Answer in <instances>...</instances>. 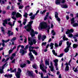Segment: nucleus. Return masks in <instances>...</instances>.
I'll return each instance as SVG.
<instances>
[{
  "mask_svg": "<svg viewBox=\"0 0 78 78\" xmlns=\"http://www.w3.org/2000/svg\"><path fill=\"white\" fill-rule=\"evenodd\" d=\"M39 26L41 30H43V29H46V28H49L48 29H50V25L48 26L47 23L45 22H42L40 23Z\"/></svg>",
  "mask_w": 78,
  "mask_h": 78,
  "instance_id": "f257e3e1",
  "label": "nucleus"
},
{
  "mask_svg": "<svg viewBox=\"0 0 78 78\" xmlns=\"http://www.w3.org/2000/svg\"><path fill=\"white\" fill-rule=\"evenodd\" d=\"M28 16V14H27V13L25 12V14L23 15V16L25 17V18H27Z\"/></svg>",
  "mask_w": 78,
  "mask_h": 78,
  "instance_id": "b1692460",
  "label": "nucleus"
},
{
  "mask_svg": "<svg viewBox=\"0 0 78 78\" xmlns=\"http://www.w3.org/2000/svg\"><path fill=\"white\" fill-rule=\"evenodd\" d=\"M12 52V50H9V55H10V54H11V53Z\"/></svg>",
  "mask_w": 78,
  "mask_h": 78,
  "instance_id": "49530a36",
  "label": "nucleus"
},
{
  "mask_svg": "<svg viewBox=\"0 0 78 78\" xmlns=\"http://www.w3.org/2000/svg\"><path fill=\"white\" fill-rule=\"evenodd\" d=\"M16 37H14L12 39V40H11L10 41L11 42H12V41H16Z\"/></svg>",
  "mask_w": 78,
  "mask_h": 78,
  "instance_id": "473e14b6",
  "label": "nucleus"
},
{
  "mask_svg": "<svg viewBox=\"0 0 78 78\" xmlns=\"http://www.w3.org/2000/svg\"><path fill=\"white\" fill-rule=\"evenodd\" d=\"M16 72V69L15 68L14 69V70H12L11 71V73H14V72Z\"/></svg>",
  "mask_w": 78,
  "mask_h": 78,
  "instance_id": "58836bf2",
  "label": "nucleus"
},
{
  "mask_svg": "<svg viewBox=\"0 0 78 78\" xmlns=\"http://www.w3.org/2000/svg\"><path fill=\"white\" fill-rule=\"evenodd\" d=\"M41 35H38V40H41Z\"/></svg>",
  "mask_w": 78,
  "mask_h": 78,
  "instance_id": "37998d69",
  "label": "nucleus"
},
{
  "mask_svg": "<svg viewBox=\"0 0 78 78\" xmlns=\"http://www.w3.org/2000/svg\"><path fill=\"white\" fill-rule=\"evenodd\" d=\"M28 44L30 45H33V44H34V45L36 44V43H37V41H36V40L34 39H33L32 37H28Z\"/></svg>",
  "mask_w": 78,
  "mask_h": 78,
  "instance_id": "f03ea898",
  "label": "nucleus"
},
{
  "mask_svg": "<svg viewBox=\"0 0 78 78\" xmlns=\"http://www.w3.org/2000/svg\"><path fill=\"white\" fill-rule=\"evenodd\" d=\"M18 72H20V73H21V72H22V70H21L19 68L18 69Z\"/></svg>",
  "mask_w": 78,
  "mask_h": 78,
  "instance_id": "864d4df0",
  "label": "nucleus"
},
{
  "mask_svg": "<svg viewBox=\"0 0 78 78\" xmlns=\"http://www.w3.org/2000/svg\"><path fill=\"white\" fill-rule=\"evenodd\" d=\"M1 29L2 30V31L3 34H5V28H3V27H1Z\"/></svg>",
  "mask_w": 78,
  "mask_h": 78,
  "instance_id": "2eb2a0df",
  "label": "nucleus"
},
{
  "mask_svg": "<svg viewBox=\"0 0 78 78\" xmlns=\"http://www.w3.org/2000/svg\"><path fill=\"white\" fill-rule=\"evenodd\" d=\"M16 14V11L13 12L12 14V16H15Z\"/></svg>",
  "mask_w": 78,
  "mask_h": 78,
  "instance_id": "72a5a7b5",
  "label": "nucleus"
},
{
  "mask_svg": "<svg viewBox=\"0 0 78 78\" xmlns=\"http://www.w3.org/2000/svg\"><path fill=\"white\" fill-rule=\"evenodd\" d=\"M20 72H18L16 73V75H20Z\"/></svg>",
  "mask_w": 78,
  "mask_h": 78,
  "instance_id": "338daca9",
  "label": "nucleus"
},
{
  "mask_svg": "<svg viewBox=\"0 0 78 78\" xmlns=\"http://www.w3.org/2000/svg\"><path fill=\"white\" fill-rule=\"evenodd\" d=\"M50 65H51V66H49V68H51V67H54L53 64V63L52 62H50Z\"/></svg>",
  "mask_w": 78,
  "mask_h": 78,
  "instance_id": "c756f323",
  "label": "nucleus"
},
{
  "mask_svg": "<svg viewBox=\"0 0 78 78\" xmlns=\"http://www.w3.org/2000/svg\"><path fill=\"white\" fill-rule=\"evenodd\" d=\"M9 59V58H7L6 59V60L4 62H7L8 60Z\"/></svg>",
  "mask_w": 78,
  "mask_h": 78,
  "instance_id": "4d7b16f0",
  "label": "nucleus"
},
{
  "mask_svg": "<svg viewBox=\"0 0 78 78\" xmlns=\"http://www.w3.org/2000/svg\"><path fill=\"white\" fill-rule=\"evenodd\" d=\"M43 75H44V74H43V73H41V78H44Z\"/></svg>",
  "mask_w": 78,
  "mask_h": 78,
  "instance_id": "3c124183",
  "label": "nucleus"
},
{
  "mask_svg": "<svg viewBox=\"0 0 78 78\" xmlns=\"http://www.w3.org/2000/svg\"><path fill=\"white\" fill-rule=\"evenodd\" d=\"M3 22L5 23H2L3 26H4V27H6V24H8V21L6 19H5V20H3Z\"/></svg>",
  "mask_w": 78,
  "mask_h": 78,
  "instance_id": "1a4fd4ad",
  "label": "nucleus"
},
{
  "mask_svg": "<svg viewBox=\"0 0 78 78\" xmlns=\"http://www.w3.org/2000/svg\"><path fill=\"white\" fill-rule=\"evenodd\" d=\"M25 37V39H24V43H27V39L26 38V37Z\"/></svg>",
  "mask_w": 78,
  "mask_h": 78,
  "instance_id": "09e8293b",
  "label": "nucleus"
},
{
  "mask_svg": "<svg viewBox=\"0 0 78 78\" xmlns=\"http://www.w3.org/2000/svg\"><path fill=\"white\" fill-rule=\"evenodd\" d=\"M55 17L56 19H57V20L58 22H61V19L59 18H58V13L57 12H55Z\"/></svg>",
  "mask_w": 78,
  "mask_h": 78,
  "instance_id": "0eeeda50",
  "label": "nucleus"
},
{
  "mask_svg": "<svg viewBox=\"0 0 78 78\" xmlns=\"http://www.w3.org/2000/svg\"><path fill=\"white\" fill-rule=\"evenodd\" d=\"M23 7L24 6L23 5H20L19 7V9H22V8H23Z\"/></svg>",
  "mask_w": 78,
  "mask_h": 78,
  "instance_id": "e433bc0d",
  "label": "nucleus"
},
{
  "mask_svg": "<svg viewBox=\"0 0 78 78\" xmlns=\"http://www.w3.org/2000/svg\"><path fill=\"white\" fill-rule=\"evenodd\" d=\"M73 26L74 27H76L78 26V23H74V24H73Z\"/></svg>",
  "mask_w": 78,
  "mask_h": 78,
  "instance_id": "412c9836",
  "label": "nucleus"
},
{
  "mask_svg": "<svg viewBox=\"0 0 78 78\" xmlns=\"http://www.w3.org/2000/svg\"><path fill=\"white\" fill-rule=\"evenodd\" d=\"M70 33V32L69 31V29H68L67 31L66 32V34H68Z\"/></svg>",
  "mask_w": 78,
  "mask_h": 78,
  "instance_id": "79ce46f5",
  "label": "nucleus"
},
{
  "mask_svg": "<svg viewBox=\"0 0 78 78\" xmlns=\"http://www.w3.org/2000/svg\"><path fill=\"white\" fill-rule=\"evenodd\" d=\"M3 73V70L0 69V73H1V74H2V73Z\"/></svg>",
  "mask_w": 78,
  "mask_h": 78,
  "instance_id": "c03bdc74",
  "label": "nucleus"
},
{
  "mask_svg": "<svg viewBox=\"0 0 78 78\" xmlns=\"http://www.w3.org/2000/svg\"><path fill=\"white\" fill-rule=\"evenodd\" d=\"M55 47H58V44L56 43H55Z\"/></svg>",
  "mask_w": 78,
  "mask_h": 78,
  "instance_id": "bf43d9fd",
  "label": "nucleus"
},
{
  "mask_svg": "<svg viewBox=\"0 0 78 78\" xmlns=\"http://www.w3.org/2000/svg\"><path fill=\"white\" fill-rule=\"evenodd\" d=\"M53 45H54V43H51L50 44V47L53 46Z\"/></svg>",
  "mask_w": 78,
  "mask_h": 78,
  "instance_id": "8fccbe9b",
  "label": "nucleus"
},
{
  "mask_svg": "<svg viewBox=\"0 0 78 78\" xmlns=\"http://www.w3.org/2000/svg\"><path fill=\"white\" fill-rule=\"evenodd\" d=\"M73 36V34H69V37H72Z\"/></svg>",
  "mask_w": 78,
  "mask_h": 78,
  "instance_id": "6e6d98bb",
  "label": "nucleus"
},
{
  "mask_svg": "<svg viewBox=\"0 0 78 78\" xmlns=\"http://www.w3.org/2000/svg\"><path fill=\"white\" fill-rule=\"evenodd\" d=\"M30 61H34V56H33V55H32L30 56Z\"/></svg>",
  "mask_w": 78,
  "mask_h": 78,
  "instance_id": "4468645a",
  "label": "nucleus"
},
{
  "mask_svg": "<svg viewBox=\"0 0 78 78\" xmlns=\"http://www.w3.org/2000/svg\"><path fill=\"white\" fill-rule=\"evenodd\" d=\"M65 71H69V67L68 66H66L65 69Z\"/></svg>",
  "mask_w": 78,
  "mask_h": 78,
  "instance_id": "6ab92c4d",
  "label": "nucleus"
},
{
  "mask_svg": "<svg viewBox=\"0 0 78 78\" xmlns=\"http://www.w3.org/2000/svg\"><path fill=\"white\" fill-rule=\"evenodd\" d=\"M53 61L55 63H58V59H56L55 60H54Z\"/></svg>",
  "mask_w": 78,
  "mask_h": 78,
  "instance_id": "c9c22d12",
  "label": "nucleus"
},
{
  "mask_svg": "<svg viewBox=\"0 0 78 78\" xmlns=\"http://www.w3.org/2000/svg\"><path fill=\"white\" fill-rule=\"evenodd\" d=\"M32 45H30V46L29 47V48H30L31 49H34V48H35V47H31Z\"/></svg>",
  "mask_w": 78,
  "mask_h": 78,
  "instance_id": "4c0bfd02",
  "label": "nucleus"
},
{
  "mask_svg": "<svg viewBox=\"0 0 78 78\" xmlns=\"http://www.w3.org/2000/svg\"><path fill=\"white\" fill-rule=\"evenodd\" d=\"M52 52L53 53V55H55V53H56V52L54 50H52Z\"/></svg>",
  "mask_w": 78,
  "mask_h": 78,
  "instance_id": "0e129e2a",
  "label": "nucleus"
},
{
  "mask_svg": "<svg viewBox=\"0 0 78 78\" xmlns=\"http://www.w3.org/2000/svg\"><path fill=\"white\" fill-rule=\"evenodd\" d=\"M47 44V42H43L41 44V46H46Z\"/></svg>",
  "mask_w": 78,
  "mask_h": 78,
  "instance_id": "aec40b11",
  "label": "nucleus"
},
{
  "mask_svg": "<svg viewBox=\"0 0 78 78\" xmlns=\"http://www.w3.org/2000/svg\"><path fill=\"white\" fill-rule=\"evenodd\" d=\"M12 78V74H8V78Z\"/></svg>",
  "mask_w": 78,
  "mask_h": 78,
  "instance_id": "a19ab883",
  "label": "nucleus"
},
{
  "mask_svg": "<svg viewBox=\"0 0 78 78\" xmlns=\"http://www.w3.org/2000/svg\"><path fill=\"white\" fill-rule=\"evenodd\" d=\"M11 30H8V32L7 33V34H8L9 37L10 36V34H11Z\"/></svg>",
  "mask_w": 78,
  "mask_h": 78,
  "instance_id": "a878e982",
  "label": "nucleus"
},
{
  "mask_svg": "<svg viewBox=\"0 0 78 78\" xmlns=\"http://www.w3.org/2000/svg\"><path fill=\"white\" fill-rule=\"evenodd\" d=\"M33 21H31L29 22V24L27 25V27L28 28L26 29V31L27 32H30L31 30H32V26L31 25L33 24Z\"/></svg>",
  "mask_w": 78,
  "mask_h": 78,
  "instance_id": "7ed1b4c3",
  "label": "nucleus"
},
{
  "mask_svg": "<svg viewBox=\"0 0 78 78\" xmlns=\"http://www.w3.org/2000/svg\"><path fill=\"white\" fill-rule=\"evenodd\" d=\"M15 61H16V59H14L12 61V63H15Z\"/></svg>",
  "mask_w": 78,
  "mask_h": 78,
  "instance_id": "e2e57ef3",
  "label": "nucleus"
},
{
  "mask_svg": "<svg viewBox=\"0 0 78 78\" xmlns=\"http://www.w3.org/2000/svg\"><path fill=\"white\" fill-rule=\"evenodd\" d=\"M45 64H47L48 66H49L50 65V64L49 63V62L47 60L45 61Z\"/></svg>",
  "mask_w": 78,
  "mask_h": 78,
  "instance_id": "7c9ffc66",
  "label": "nucleus"
},
{
  "mask_svg": "<svg viewBox=\"0 0 78 78\" xmlns=\"http://www.w3.org/2000/svg\"><path fill=\"white\" fill-rule=\"evenodd\" d=\"M4 76L5 77V78H9L8 77V74H5L4 75Z\"/></svg>",
  "mask_w": 78,
  "mask_h": 78,
  "instance_id": "69168bd1",
  "label": "nucleus"
},
{
  "mask_svg": "<svg viewBox=\"0 0 78 78\" xmlns=\"http://www.w3.org/2000/svg\"><path fill=\"white\" fill-rule=\"evenodd\" d=\"M16 18H19V17H22V15L19 12H17L16 15Z\"/></svg>",
  "mask_w": 78,
  "mask_h": 78,
  "instance_id": "9b49d317",
  "label": "nucleus"
},
{
  "mask_svg": "<svg viewBox=\"0 0 78 78\" xmlns=\"http://www.w3.org/2000/svg\"><path fill=\"white\" fill-rule=\"evenodd\" d=\"M26 64L24 63L23 64H21L20 65V67L21 68H23V67H26Z\"/></svg>",
  "mask_w": 78,
  "mask_h": 78,
  "instance_id": "a211bd4d",
  "label": "nucleus"
},
{
  "mask_svg": "<svg viewBox=\"0 0 78 78\" xmlns=\"http://www.w3.org/2000/svg\"><path fill=\"white\" fill-rule=\"evenodd\" d=\"M20 53H22V55H25V53H27V51H25L23 49H21Z\"/></svg>",
  "mask_w": 78,
  "mask_h": 78,
  "instance_id": "6e6552de",
  "label": "nucleus"
},
{
  "mask_svg": "<svg viewBox=\"0 0 78 78\" xmlns=\"http://www.w3.org/2000/svg\"><path fill=\"white\" fill-rule=\"evenodd\" d=\"M30 33V35L32 39H35V34H38V32L36 31L34 32V30L33 29H32Z\"/></svg>",
  "mask_w": 78,
  "mask_h": 78,
  "instance_id": "20e7f679",
  "label": "nucleus"
},
{
  "mask_svg": "<svg viewBox=\"0 0 78 78\" xmlns=\"http://www.w3.org/2000/svg\"><path fill=\"white\" fill-rule=\"evenodd\" d=\"M69 31L70 33L74 32V30L73 29H71L70 30H69Z\"/></svg>",
  "mask_w": 78,
  "mask_h": 78,
  "instance_id": "5701e85b",
  "label": "nucleus"
},
{
  "mask_svg": "<svg viewBox=\"0 0 78 78\" xmlns=\"http://www.w3.org/2000/svg\"><path fill=\"white\" fill-rule=\"evenodd\" d=\"M40 69L41 70H42V71H43V72H44V73H47V71H46V70L44 69V66H43L42 67H41V68H40Z\"/></svg>",
  "mask_w": 78,
  "mask_h": 78,
  "instance_id": "f3484780",
  "label": "nucleus"
},
{
  "mask_svg": "<svg viewBox=\"0 0 78 78\" xmlns=\"http://www.w3.org/2000/svg\"><path fill=\"white\" fill-rule=\"evenodd\" d=\"M51 70V72H53V71L54 70V66L53 67H52L51 68H49Z\"/></svg>",
  "mask_w": 78,
  "mask_h": 78,
  "instance_id": "2f4dec72",
  "label": "nucleus"
},
{
  "mask_svg": "<svg viewBox=\"0 0 78 78\" xmlns=\"http://www.w3.org/2000/svg\"><path fill=\"white\" fill-rule=\"evenodd\" d=\"M12 19L15 20H17L16 18L14 16H12Z\"/></svg>",
  "mask_w": 78,
  "mask_h": 78,
  "instance_id": "5fc2aeb1",
  "label": "nucleus"
},
{
  "mask_svg": "<svg viewBox=\"0 0 78 78\" xmlns=\"http://www.w3.org/2000/svg\"><path fill=\"white\" fill-rule=\"evenodd\" d=\"M61 7L62 8H64L65 9H66V8H68V6L67 5H61Z\"/></svg>",
  "mask_w": 78,
  "mask_h": 78,
  "instance_id": "f8f14e48",
  "label": "nucleus"
},
{
  "mask_svg": "<svg viewBox=\"0 0 78 78\" xmlns=\"http://www.w3.org/2000/svg\"><path fill=\"white\" fill-rule=\"evenodd\" d=\"M20 47H21V45H19L17 47V51H18L19 49V48H20Z\"/></svg>",
  "mask_w": 78,
  "mask_h": 78,
  "instance_id": "a18cd8bd",
  "label": "nucleus"
},
{
  "mask_svg": "<svg viewBox=\"0 0 78 78\" xmlns=\"http://www.w3.org/2000/svg\"><path fill=\"white\" fill-rule=\"evenodd\" d=\"M32 67L34 69H37V68L36 67V66L35 65H32Z\"/></svg>",
  "mask_w": 78,
  "mask_h": 78,
  "instance_id": "de8ad7c7",
  "label": "nucleus"
},
{
  "mask_svg": "<svg viewBox=\"0 0 78 78\" xmlns=\"http://www.w3.org/2000/svg\"><path fill=\"white\" fill-rule=\"evenodd\" d=\"M43 67H45L44 65V63H43V60L42 59L41 60V64L40 65V67L41 68V67L43 68Z\"/></svg>",
  "mask_w": 78,
  "mask_h": 78,
  "instance_id": "9d476101",
  "label": "nucleus"
},
{
  "mask_svg": "<svg viewBox=\"0 0 78 78\" xmlns=\"http://www.w3.org/2000/svg\"><path fill=\"white\" fill-rule=\"evenodd\" d=\"M29 50L30 52H31V51H32V52L33 53V51H34V50H31V49L30 48H29Z\"/></svg>",
  "mask_w": 78,
  "mask_h": 78,
  "instance_id": "603ef678",
  "label": "nucleus"
},
{
  "mask_svg": "<svg viewBox=\"0 0 78 78\" xmlns=\"http://www.w3.org/2000/svg\"><path fill=\"white\" fill-rule=\"evenodd\" d=\"M16 52L15 53H13L12 55V56H13L14 57H15V56H16Z\"/></svg>",
  "mask_w": 78,
  "mask_h": 78,
  "instance_id": "774afa93",
  "label": "nucleus"
},
{
  "mask_svg": "<svg viewBox=\"0 0 78 78\" xmlns=\"http://www.w3.org/2000/svg\"><path fill=\"white\" fill-rule=\"evenodd\" d=\"M47 38V36L45 35H43V38L44 39H45Z\"/></svg>",
  "mask_w": 78,
  "mask_h": 78,
  "instance_id": "052dcab7",
  "label": "nucleus"
},
{
  "mask_svg": "<svg viewBox=\"0 0 78 78\" xmlns=\"http://www.w3.org/2000/svg\"><path fill=\"white\" fill-rule=\"evenodd\" d=\"M35 17L36 16H35V15H34L33 16H30V18H31V19H32V20H34Z\"/></svg>",
  "mask_w": 78,
  "mask_h": 78,
  "instance_id": "bb28decb",
  "label": "nucleus"
},
{
  "mask_svg": "<svg viewBox=\"0 0 78 78\" xmlns=\"http://www.w3.org/2000/svg\"><path fill=\"white\" fill-rule=\"evenodd\" d=\"M33 53L35 55H36V56L37 55V52H36V50H34V51H33Z\"/></svg>",
  "mask_w": 78,
  "mask_h": 78,
  "instance_id": "4be33fe9",
  "label": "nucleus"
},
{
  "mask_svg": "<svg viewBox=\"0 0 78 78\" xmlns=\"http://www.w3.org/2000/svg\"><path fill=\"white\" fill-rule=\"evenodd\" d=\"M71 24H73V23H75V18H73L71 19Z\"/></svg>",
  "mask_w": 78,
  "mask_h": 78,
  "instance_id": "dca6fc26",
  "label": "nucleus"
},
{
  "mask_svg": "<svg viewBox=\"0 0 78 78\" xmlns=\"http://www.w3.org/2000/svg\"><path fill=\"white\" fill-rule=\"evenodd\" d=\"M62 42H63V41H60V42L59 43L58 46H61L62 45Z\"/></svg>",
  "mask_w": 78,
  "mask_h": 78,
  "instance_id": "393cba45",
  "label": "nucleus"
},
{
  "mask_svg": "<svg viewBox=\"0 0 78 78\" xmlns=\"http://www.w3.org/2000/svg\"><path fill=\"white\" fill-rule=\"evenodd\" d=\"M61 0H57L55 1V4L57 5H60L61 3Z\"/></svg>",
  "mask_w": 78,
  "mask_h": 78,
  "instance_id": "ddd939ff",
  "label": "nucleus"
},
{
  "mask_svg": "<svg viewBox=\"0 0 78 78\" xmlns=\"http://www.w3.org/2000/svg\"><path fill=\"white\" fill-rule=\"evenodd\" d=\"M29 46V44H27V45L25 48H24V50H27V49H28V46Z\"/></svg>",
  "mask_w": 78,
  "mask_h": 78,
  "instance_id": "f704fd0d",
  "label": "nucleus"
},
{
  "mask_svg": "<svg viewBox=\"0 0 78 78\" xmlns=\"http://www.w3.org/2000/svg\"><path fill=\"white\" fill-rule=\"evenodd\" d=\"M8 25H9L10 26H11V28H12V24L11 23V22H9L8 23Z\"/></svg>",
  "mask_w": 78,
  "mask_h": 78,
  "instance_id": "cd10ccee",
  "label": "nucleus"
},
{
  "mask_svg": "<svg viewBox=\"0 0 78 78\" xmlns=\"http://www.w3.org/2000/svg\"><path fill=\"white\" fill-rule=\"evenodd\" d=\"M16 76L17 78H20V75H16Z\"/></svg>",
  "mask_w": 78,
  "mask_h": 78,
  "instance_id": "13d9d810",
  "label": "nucleus"
},
{
  "mask_svg": "<svg viewBox=\"0 0 78 78\" xmlns=\"http://www.w3.org/2000/svg\"><path fill=\"white\" fill-rule=\"evenodd\" d=\"M46 10H44L42 12V11H41V14H44V13H45V12H46Z\"/></svg>",
  "mask_w": 78,
  "mask_h": 78,
  "instance_id": "ea45409f",
  "label": "nucleus"
},
{
  "mask_svg": "<svg viewBox=\"0 0 78 78\" xmlns=\"http://www.w3.org/2000/svg\"><path fill=\"white\" fill-rule=\"evenodd\" d=\"M78 47V45L76 44H74L73 45V48H76Z\"/></svg>",
  "mask_w": 78,
  "mask_h": 78,
  "instance_id": "c85d7f7f",
  "label": "nucleus"
},
{
  "mask_svg": "<svg viewBox=\"0 0 78 78\" xmlns=\"http://www.w3.org/2000/svg\"><path fill=\"white\" fill-rule=\"evenodd\" d=\"M66 44L67 45L66 48L64 49V51L65 53H67L69 51V48H70L71 47L70 45H72V43H69V41H68L66 42Z\"/></svg>",
  "mask_w": 78,
  "mask_h": 78,
  "instance_id": "39448f33",
  "label": "nucleus"
},
{
  "mask_svg": "<svg viewBox=\"0 0 78 78\" xmlns=\"http://www.w3.org/2000/svg\"><path fill=\"white\" fill-rule=\"evenodd\" d=\"M27 73H28V75L31 78H34L35 77V75L33 74V72L32 71H30L29 70H27Z\"/></svg>",
  "mask_w": 78,
  "mask_h": 78,
  "instance_id": "423d86ee",
  "label": "nucleus"
},
{
  "mask_svg": "<svg viewBox=\"0 0 78 78\" xmlns=\"http://www.w3.org/2000/svg\"><path fill=\"white\" fill-rule=\"evenodd\" d=\"M28 55L29 56H32V55H32V53L31 52H30L29 53Z\"/></svg>",
  "mask_w": 78,
  "mask_h": 78,
  "instance_id": "680f3d73",
  "label": "nucleus"
}]
</instances>
